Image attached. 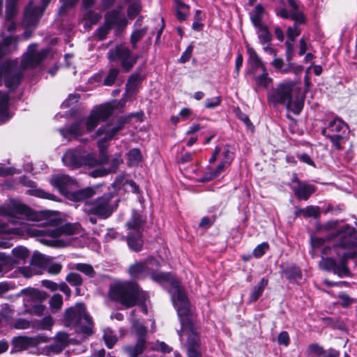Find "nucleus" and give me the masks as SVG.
<instances>
[{
    "mask_svg": "<svg viewBox=\"0 0 357 357\" xmlns=\"http://www.w3.org/2000/svg\"><path fill=\"white\" fill-rule=\"evenodd\" d=\"M0 215L8 218V221L13 225H20L24 231L35 236H44L40 241L46 245L53 247H63L66 243L57 238L61 236H72L77 233L79 226L72 224H66L57 227L49 223L42 229H35L28 226L27 221H37L38 215L29 206L15 199H10L8 202L0 206ZM19 228H9L6 224L0 225V234L17 233ZM8 241L0 239V248H8L10 247Z\"/></svg>",
    "mask_w": 357,
    "mask_h": 357,
    "instance_id": "f257e3e1",
    "label": "nucleus"
},
{
    "mask_svg": "<svg viewBox=\"0 0 357 357\" xmlns=\"http://www.w3.org/2000/svg\"><path fill=\"white\" fill-rule=\"evenodd\" d=\"M133 114L121 116L114 125L107 123L98 128L96 135L102 137L98 142L100 151V158L97 159L93 152H88L82 149H69L63 155L62 161L63 164L73 169L78 168L82 165L95 167L100 164L107 162L108 158L105 154L107 148V142L112 139L115 135L121 130L124 125L132 117Z\"/></svg>",
    "mask_w": 357,
    "mask_h": 357,
    "instance_id": "f03ea898",
    "label": "nucleus"
},
{
    "mask_svg": "<svg viewBox=\"0 0 357 357\" xmlns=\"http://www.w3.org/2000/svg\"><path fill=\"white\" fill-rule=\"evenodd\" d=\"M159 266L158 260L150 259L144 263H136L130 266L129 273L133 278L149 275L153 280L161 284H169V293L178 316L185 315L189 312V302L185 293L180 286L179 282L172 274L158 272L154 269V267L158 268Z\"/></svg>",
    "mask_w": 357,
    "mask_h": 357,
    "instance_id": "7ed1b4c3",
    "label": "nucleus"
},
{
    "mask_svg": "<svg viewBox=\"0 0 357 357\" xmlns=\"http://www.w3.org/2000/svg\"><path fill=\"white\" fill-rule=\"evenodd\" d=\"M356 229L348 225H344L336 232L335 237L337 238V242L333 247L335 249L342 248L345 251L342 254L337 251V254L341 255L338 264L332 258L323 257L320 261L321 268L333 271L340 277L349 275L350 271L347 266V260L349 259L356 260L357 258V238H356Z\"/></svg>",
    "mask_w": 357,
    "mask_h": 357,
    "instance_id": "20e7f679",
    "label": "nucleus"
},
{
    "mask_svg": "<svg viewBox=\"0 0 357 357\" xmlns=\"http://www.w3.org/2000/svg\"><path fill=\"white\" fill-rule=\"evenodd\" d=\"M116 108L114 103H107L94 108L86 118L75 122L70 126L59 129L61 135L67 139L82 135L86 130L88 132L93 130L100 121H106L112 115Z\"/></svg>",
    "mask_w": 357,
    "mask_h": 357,
    "instance_id": "39448f33",
    "label": "nucleus"
},
{
    "mask_svg": "<svg viewBox=\"0 0 357 357\" xmlns=\"http://www.w3.org/2000/svg\"><path fill=\"white\" fill-rule=\"evenodd\" d=\"M268 101L273 105H283L289 111L298 114L303 107L304 97L294 82L280 83L268 94Z\"/></svg>",
    "mask_w": 357,
    "mask_h": 357,
    "instance_id": "423d86ee",
    "label": "nucleus"
},
{
    "mask_svg": "<svg viewBox=\"0 0 357 357\" xmlns=\"http://www.w3.org/2000/svg\"><path fill=\"white\" fill-rule=\"evenodd\" d=\"M110 297L126 307L135 305H142V310L147 313V308L144 303L148 298L147 293L141 290L139 286L133 282H116L110 289Z\"/></svg>",
    "mask_w": 357,
    "mask_h": 357,
    "instance_id": "0eeeda50",
    "label": "nucleus"
},
{
    "mask_svg": "<svg viewBox=\"0 0 357 357\" xmlns=\"http://www.w3.org/2000/svg\"><path fill=\"white\" fill-rule=\"evenodd\" d=\"M64 321L66 326H74L77 333L85 337L93 333L92 318L88 314L86 307L82 303L69 307L65 312Z\"/></svg>",
    "mask_w": 357,
    "mask_h": 357,
    "instance_id": "6e6552de",
    "label": "nucleus"
},
{
    "mask_svg": "<svg viewBox=\"0 0 357 357\" xmlns=\"http://www.w3.org/2000/svg\"><path fill=\"white\" fill-rule=\"evenodd\" d=\"M50 182L61 194L66 195L70 200L74 202L85 201V199H88L96 194V188L91 187L70 192L68 187L71 185L73 181L68 176L65 174L54 175L52 177Z\"/></svg>",
    "mask_w": 357,
    "mask_h": 357,
    "instance_id": "1a4fd4ad",
    "label": "nucleus"
},
{
    "mask_svg": "<svg viewBox=\"0 0 357 357\" xmlns=\"http://www.w3.org/2000/svg\"><path fill=\"white\" fill-rule=\"evenodd\" d=\"M111 192L105 193L93 202L86 199L83 210L88 214H93L102 218H107L117 208V201H113Z\"/></svg>",
    "mask_w": 357,
    "mask_h": 357,
    "instance_id": "9d476101",
    "label": "nucleus"
},
{
    "mask_svg": "<svg viewBox=\"0 0 357 357\" xmlns=\"http://www.w3.org/2000/svg\"><path fill=\"white\" fill-rule=\"evenodd\" d=\"M178 317L181 329L178 331V334L181 340L184 336H187L188 357H201L200 340L190 320V312Z\"/></svg>",
    "mask_w": 357,
    "mask_h": 357,
    "instance_id": "9b49d317",
    "label": "nucleus"
},
{
    "mask_svg": "<svg viewBox=\"0 0 357 357\" xmlns=\"http://www.w3.org/2000/svg\"><path fill=\"white\" fill-rule=\"evenodd\" d=\"M322 134L331 140L335 149L341 150L347 140L349 127L341 119L335 118L322 130Z\"/></svg>",
    "mask_w": 357,
    "mask_h": 357,
    "instance_id": "f8f14e48",
    "label": "nucleus"
},
{
    "mask_svg": "<svg viewBox=\"0 0 357 357\" xmlns=\"http://www.w3.org/2000/svg\"><path fill=\"white\" fill-rule=\"evenodd\" d=\"M18 295L24 296V305L26 312L38 316L43 314L45 306L41 303L47 298L45 291L27 287L22 289Z\"/></svg>",
    "mask_w": 357,
    "mask_h": 357,
    "instance_id": "ddd939ff",
    "label": "nucleus"
},
{
    "mask_svg": "<svg viewBox=\"0 0 357 357\" xmlns=\"http://www.w3.org/2000/svg\"><path fill=\"white\" fill-rule=\"evenodd\" d=\"M107 58L110 61L120 62L123 70L128 72L137 63L139 56L133 54L128 47L117 45L109 50Z\"/></svg>",
    "mask_w": 357,
    "mask_h": 357,
    "instance_id": "4468645a",
    "label": "nucleus"
},
{
    "mask_svg": "<svg viewBox=\"0 0 357 357\" xmlns=\"http://www.w3.org/2000/svg\"><path fill=\"white\" fill-rule=\"evenodd\" d=\"M143 222L139 215L134 213L132 218L126 224L129 230L127 236V243L128 247L133 251L138 252L141 250L143 245L142 238Z\"/></svg>",
    "mask_w": 357,
    "mask_h": 357,
    "instance_id": "2eb2a0df",
    "label": "nucleus"
},
{
    "mask_svg": "<svg viewBox=\"0 0 357 357\" xmlns=\"http://www.w3.org/2000/svg\"><path fill=\"white\" fill-rule=\"evenodd\" d=\"M21 78L22 74L18 69L17 62L6 61L2 64L0 69V85L1 79H3L7 88H14L20 84Z\"/></svg>",
    "mask_w": 357,
    "mask_h": 357,
    "instance_id": "dca6fc26",
    "label": "nucleus"
},
{
    "mask_svg": "<svg viewBox=\"0 0 357 357\" xmlns=\"http://www.w3.org/2000/svg\"><path fill=\"white\" fill-rule=\"evenodd\" d=\"M36 47L35 44L29 46L22 60V66L24 68L36 67L47 56L48 50L44 49L38 52Z\"/></svg>",
    "mask_w": 357,
    "mask_h": 357,
    "instance_id": "f3484780",
    "label": "nucleus"
},
{
    "mask_svg": "<svg viewBox=\"0 0 357 357\" xmlns=\"http://www.w3.org/2000/svg\"><path fill=\"white\" fill-rule=\"evenodd\" d=\"M51 0H42V6H33L30 3L26 8L24 16V23L27 26H35L42 16L46 6Z\"/></svg>",
    "mask_w": 357,
    "mask_h": 357,
    "instance_id": "a211bd4d",
    "label": "nucleus"
},
{
    "mask_svg": "<svg viewBox=\"0 0 357 357\" xmlns=\"http://www.w3.org/2000/svg\"><path fill=\"white\" fill-rule=\"evenodd\" d=\"M122 8L112 10L108 12L105 15V21L112 28L113 26L116 27V32L122 31L128 24L127 19L121 15Z\"/></svg>",
    "mask_w": 357,
    "mask_h": 357,
    "instance_id": "6ab92c4d",
    "label": "nucleus"
},
{
    "mask_svg": "<svg viewBox=\"0 0 357 357\" xmlns=\"http://www.w3.org/2000/svg\"><path fill=\"white\" fill-rule=\"evenodd\" d=\"M292 182L295 185H293L291 188L299 199L307 200L315 190V188L312 185L303 183L297 178H294Z\"/></svg>",
    "mask_w": 357,
    "mask_h": 357,
    "instance_id": "aec40b11",
    "label": "nucleus"
},
{
    "mask_svg": "<svg viewBox=\"0 0 357 357\" xmlns=\"http://www.w3.org/2000/svg\"><path fill=\"white\" fill-rule=\"evenodd\" d=\"M247 52L249 55L248 60L249 65L248 74L253 75L257 74L259 70L263 71L264 69H266L264 64L253 48L248 47Z\"/></svg>",
    "mask_w": 357,
    "mask_h": 357,
    "instance_id": "412c9836",
    "label": "nucleus"
},
{
    "mask_svg": "<svg viewBox=\"0 0 357 357\" xmlns=\"http://www.w3.org/2000/svg\"><path fill=\"white\" fill-rule=\"evenodd\" d=\"M265 14V9L261 4H257L250 13L251 22L256 29L264 28V26H265L263 23Z\"/></svg>",
    "mask_w": 357,
    "mask_h": 357,
    "instance_id": "4be33fe9",
    "label": "nucleus"
},
{
    "mask_svg": "<svg viewBox=\"0 0 357 357\" xmlns=\"http://www.w3.org/2000/svg\"><path fill=\"white\" fill-rule=\"evenodd\" d=\"M276 15L283 19H291L296 24H304L305 17L302 12H291L286 8L276 10Z\"/></svg>",
    "mask_w": 357,
    "mask_h": 357,
    "instance_id": "5701e85b",
    "label": "nucleus"
},
{
    "mask_svg": "<svg viewBox=\"0 0 357 357\" xmlns=\"http://www.w3.org/2000/svg\"><path fill=\"white\" fill-rule=\"evenodd\" d=\"M9 98L6 92L0 91V125L7 121L10 115L8 112Z\"/></svg>",
    "mask_w": 357,
    "mask_h": 357,
    "instance_id": "b1692460",
    "label": "nucleus"
},
{
    "mask_svg": "<svg viewBox=\"0 0 357 357\" xmlns=\"http://www.w3.org/2000/svg\"><path fill=\"white\" fill-rule=\"evenodd\" d=\"M252 76L257 88L268 89L272 84L273 79L268 76L266 69H264L260 75L257 73Z\"/></svg>",
    "mask_w": 357,
    "mask_h": 357,
    "instance_id": "393cba45",
    "label": "nucleus"
},
{
    "mask_svg": "<svg viewBox=\"0 0 357 357\" xmlns=\"http://www.w3.org/2000/svg\"><path fill=\"white\" fill-rule=\"evenodd\" d=\"M176 6V16L178 20L185 21L189 16L190 6L181 0H175Z\"/></svg>",
    "mask_w": 357,
    "mask_h": 357,
    "instance_id": "a878e982",
    "label": "nucleus"
},
{
    "mask_svg": "<svg viewBox=\"0 0 357 357\" xmlns=\"http://www.w3.org/2000/svg\"><path fill=\"white\" fill-rule=\"evenodd\" d=\"M127 165L129 167L137 166L142 161V155L140 150L137 148L130 149L126 154Z\"/></svg>",
    "mask_w": 357,
    "mask_h": 357,
    "instance_id": "bb28decb",
    "label": "nucleus"
},
{
    "mask_svg": "<svg viewBox=\"0 0 357 357\" xmlns=\"http://www.w3.org/2000/svg\"><path fill=\"white\" fill-rule=\"evenodd\" d=\"M268 283V279L265 278H261L258 284L253 288L250 295L249 300L250 302H255L259 298Z\"/></svg>",
    "mask_w": 357,
    "mask_h": 357,
    "instance_id": "cd10ccee",
    "label": "nucleus"
},
{
    "mask_svg": "<svg viewBox=\"0 0 357 357\" xmlns=\"http://www.w3.org/2000/svg\"><path fill=\"white\" fill-rule=\"evenodd\" d=\"M101 18V15L94 13L92 10H83V20L85 21V26H91L96 24Z\"/></svg>",
    "mask_w": 357,
    "mask_h": 357,
    "instance_id": "c85d7f7f",
    "label": "nucleus"
},
{
    "mask_svg": "<svg viewBox=\"0 0 357 357\" xmlns=\"http://www.w3.org/2000/svg\"><path fill=\"white\" fill-rule=\"evenodd\" d=\"M53 319L50 316H46L40 321H35L32 326L39 330H50L53 326Z\"/></svg>",
    "mask_w": 357,
    "mask_h": 357,
    "instance_id": "c756f323",
    "label": "nucleus"
},
{
    "mask_svg": "<svg viewBox=\"0 0 357 357\" xmlns=\"http://www.w3.org/2000/svg\"><path fill=\"white\" fill-rule=\"evenodd\" d=\"M26 194L31 195V196L38 197V198L50 199V200H54V197H55L54 195H53L52 194L48 193L40 188H36V185H35V187L29 189L26 191Z\"/></svg>",
    "mask_w": 357,
    "mask_h": 357,
    "instance_id": "7c9ffc66",
    "label": "nucleus"
},
{
    "mask_svg": "<svg viewBox=\"0 0 357 357\" xmlns=\"http://www.w3.org/2000/svg\"><path fill=\"white\" fill-rule=\"evenodd\" d=\"M12 253L15 259V261L17 263L21 261H25L29 257V251L22 246L13 248Z\"/></svg>",
    "mask_w": 357,
    "mask_h": 357,
    "instance_id": "2f4dec72",
    "label": "nucleus"
},
{
    "mask_svg": "<svg viewBox=\"0 0 357 357\" xmlns=\"http://www.w3.org/2000/svg\"><path fill=\"white\" fill-rule=\"evenodd\" d=\"M142 78L139 73H135L132 74L128 79L126 84V91L132 92L135 88L141 82Z\"/></svg>",
    "mask_w": 357,
    "mask_h": 357,
    "instance_id": "473e14b6",
    "label": "nucleus"
},
{
    "mask_svg": "<svg viewBox=\"0 0 357 357\" xmlns=\"http://www.w3.org/2000/svg\"><path fill=\"white\" fill-rule=\"evenodd\" d=\"M296 215H302L304 217L317 218L320 215L319 208L314 206H309L305 208H301L296 212Z\"/></svg>",
    "mask_w": 357,
    "mask_h": 357,
    "instance_id": "72a5a7b5",
    "label": "nucleus"
},
{
    "mask_svg": "<svg viewBox=\"0 0 357 357\" xmlns=\"http://www.w3.org/2000/svg\"><path fill=\"white\" fill-rule=\"evenodd\" d=\"M285 276L290 281H298L301 279V270L296 266H291L284 271Z\"/></svg>",
    "mask_w": 357,
    "mask_h": 357,
    "instance_id": "f704fd0d",
    "label": "nucleus"
},
{
    "mask_svg": "<svg viewBox=\"0 0 357 357\" xmlns=\"http://www.w3.org/2000/svg\"><path fill=\"white\" fill-rule=\"evenodd\" d=\"M103 339L107 348L111 349L117 342V337L110 329L107 328L104 331Z\"/></svg>",
    "mask_w": 357,
    "mask_h": 357,
    "instance_id": "c9c22d12",
    "label": "nucleus"
},
{
    "mask_svg": "<svg viewBox=\"0 0 357 357\" xmlns=\"http://www.w3.org/2000/svg\"><path fill=\"white\" fill-rule=\"evenodd\" d=\"M75 268L83 273L89 278H93L96 275V272L93 266L89 264L78 263L75 265Z\"/></svg>",
    "mask_w": 357,
    "mask_h": 357,
    "instance_id": "e433bc0d",
    "label": "nucleus"
},
{
    "mask_svg": "<svg viewBox=\"0 0 357 357\" xmlns=\"http://www.w3.org/2000/svg\"><path fill=\"white\" fill-rule=\"evenodd\" d=\"M147 27L135 30L130 36V43L133 48L137 47V43L146 34Z\"/></svg>",
    "mask_w": 357,
    "mask_h": 357,
    "instance_id": "4c0bfd02",
    "label": "nucleus"
},
{
    "mask_svg": "<svg viewBox=\"0 0 357 357\" xmlns=\"http://www.w3.org/2000/svg\"><path fill=\"white\" fill-rule=\"evenodd\" d=\"M257 30L261 44L265 45L271 41L272 36L266 25L264 26V28H257Z\"/></svg>",
    "mask_w": 357,
    "mask_h": 357,
    "instance_id": "58836bf2",
    "label": "nucleus"
},
{
    "mask_svg": "<svg viewBox=\"0 0 357 357\" xmlns=\"http://www.w3.org/2000/svg\"><path fill=\"white\" fill-rule=\"evenodd\" d=\"M18 0H6V17L10 21L16 13V6Z\"/></svg>",
    "mask_w": 357,
    "mask_h": 357,
    "instance_id": "ea45409f",
    "label": "nucleus"
},
{
    "mask_svg": "<svg viewBox=\"0 0 357 357\" xmlns=\"http://www.w3.org/2000/svg\"><path fill=\"white\" fill-rule=\"evenodd\" d=\"M222 155L223 160L222 162L229 165L234 158V148L229 145L225 146Z\"/></svg>",
    "mask_w": 357,
    "mask_h": 357,
    "instance_id": "a19ab883",
    "label": "nucleus"
},
{
    "mask_svg": "<svg viewBox=\"0 0 357 357\" xmlns=\"http://www.w3.org/2000/svg\"><path fill=\"white\" fill-rule=\"evenodd\" d=\"M119 73V70L118 68H111L104 79V84L106 86L113 85Z\"/></svg>",
    "mask_w": 357,
    "mask_h": 357,
    "instance_id": "79ce46f5",
    "label": "nucleus"
},
{
    "mask_svg": "<svg viewBox=\"0 0 357 357\" xmlns=\"http://www.w3.org/2000/svg\"><path fill=\"white\" fill-rule=\"evenodd\" d=\"M66 281L73 286H80L82 284L81 275L76 273H70L67 275Z\"/></svg>",
    "mask_w": 357,
    "mask_h": 357,
    "instance_id": "37998d69",
    "label": "nucleus"
},
{
    "mask_svg": "<svg viewBox=\"0 0 357 357\" xmlns=\"http://www.w3.org/2000/svg\"><path fill=\"white\" fill-rule=\"evenodd\" d=\"M50 305L52 310H59L63 305L62 296L59 294H54L50 301Z\"/></svg>",
    "mask_w": 357,
    "mask_h": 357,
    "instance_id": "c03bdc74",
    "label": "nucleus"
},
{
    "mask_svg": "<svg viewBox=\"0 0 357 357\" xmlns=\"http://www.w3.org/2000/svg\"><path fill=\"white\" fill-rule=\"evenodd\" d=\"M141 6L138 2L131 3L128 8V17L134 19L139 13Z\"/></svg>",
    "mask_w": 357,
    "mask_h": 357,
    "instance_id": "a18cd8bd",
    "label": "nucleus"
},
{
    "mask_svg": "<svg viewBox=\"0 0 357 357\" xmlns=\"http://www.w3.org/2000/svg\"><path fill=\"white\" fill-rule=\"evenodd\" d=\"M326 351L317 344H312L307 347V352L309 355L321 356L324 355Z\"/></svg>",
    "mask_w": 357,
    "mask_h": 357,
    "instance_id": "49530a36",
    "label": "nucleus"
},
{
    "mask_svg": "<svg viewBox=\"0 0 357 357\" xmlns=\"http://www.w3.org/2000/svg\"><path fill=\"white\" fill-rule=\"evenodd\" d=\"M236 115L239 120H241V121H243L245 123V125L247 126V128L248 129L252 130H254V126H253L252 123H251V121L247 114H245V113L241 112L239 109H238L236 112Z\"/></svg>",
    "mask_w": 357,
    "mask_h": 357,
    "instance_id": "de8ad7c7",
    "label": "nucleus"
},
{
    "mask_svg": "<svg viewBox=\"0 0 357 357\" xmlns=\"http://www.w3.org/2000/svg\"><path fill=\"white\" fill-rule=\"evenodd\" d=\"M111 29L110 26L105 21L104 24L96 30V35L100 40H104Z\"/></svg>",
    "mask_w": 357,
    "mask_h": 357,
    "instance_id": "09e8293b",
    "label": "nucleus"
},
{
    "mask_svg": "<svg viewBox=\"0 0 357 357\" xmlns=\"http://www.w3.org/2000/svg\"><path fill=\"white\" fill-rule=\"evenodd\" d=\"M269 245L267 243H262L258 245L253 250V255L257 258L262 257L268 250Z\"/></svg>",
    "mask_w": 357,
    "mask_h": 357,
    "instance_id": "8fccbe9b",
    "label": "nucleus"
},
{
    "mask_svg": "<svg viewBox=\"0 0 357 357\" xmlns=\"http://www.w3.org/2000/svg\"><path fill=\"white\" fill-rule=\"evenodd\" d=\"M228 166V165L221 162L214 170L208 173L210 174L208 179H213L218 177Z\"/></svg>",
    "mask_w": 357,
    "mask_h": 357,
    "instance_id": "3c124183",
    "label": "nucleus"
},
{
    "mask_svg": "<svg viewBox=\"0 0 357 357\" xmlns=\"http://www.w3.org/2000/svg\"><path fill=\"white\" fill-rule=\"evenodd\" d=\"M298 24H296L294 22V26L287 29V37L291 41H294V39L301 34V29L298 27Z\"/></svg>",
    "mask_w": 357,
    "mask_h": 357,
    "instance_id": "603ef678",
    "label": "nucleus"
},
{
    "mask_svg": "<svg viewBox=\"0 0 357 357\" xmlns=\"http://www.w3.org/2000/svg\"><path fill=\"white\" fill-rule=\"evenodd\" d=\"M221 102V98L219 96L213 97L211 98H208L205 100V107L207 109H213L218 105H220Z\"/></svg>",
    "mask_w": 357,
    "mask_h": 357,
    "instance_id": "864d4df0",
    "label": "nucleus"
},
{
    "mask_svg": "<svg viewBox=\"0 0 357 357\" xmlns=\"http://www.w3.org/2000/svg\"><path fill=\"white\" fill-rule=\"evenodd\" d=\"M79 99L78 94H70L68 97L63 102L62 107H68L77 102Z\"/></svg>",
    "mask_w": 357,
    "mask_h": 357,
    "instance_id": "5fc2aeb1",
    "label": "nucleus"
},
{
    "mask_svg": "<svg viewBox=\"0 0 357 357\" xmlns=\"http://www.w3.org/2000/svg\"><path fill=\"white\" fill-rule=\"evenodd\" d=\"M192 50H193V45H190L186 48L185 52L182 54V55L180 58V62L182 63H185L187 61H188L192 56Z\"/></svg>",
    "mask_w": 357,
    "mask_h": 357,
    "instance_id": "6e6d98bb",
    "label": "nucleus"
},
{
    "mask_svg": "<svg viewBox=\"0 0 357 357\" xmlns=\"http://www.w3.org/2000/svg\"><path fill=\"white\" fill-rule=\"evenodd\" d=\"M123 162V159L121 154L115 155L112 160V167L107 170L109 172H114L119 166Z\"/></svg>",
    "mask_w": 357,
    "mask_h": 357,
    "instance_id": "4d7b16f0",
    "label": "nucleus"
},
{
    "mask_svg": "<svg viewBox=\"0 0 357 357\" xmlns=\"http://www.w3.org/2000/svg\"><path fill=\"white\" fill-rule=\"evenodd\" d=\"M31 326V323L24 319H18L14 323V327L17 329H26Z\"/></svg>",
    "mask_w": 357,
    "mask_h": 357,
    "instance_id": "13d9d810",
    "label": "nucleus"
},
{
    "mask_svg": "<svg viewBox=\"0 0 357 357\" xmlns=\"http://www.w3.org/2000/svg\"><path fill=\"white\" fill-rule=\"evenodd\" d=\"M278 342L279 344L287 346L289 344V336L287 331H282L278 335Z\"/></svg>",
    "mask_w": 357,
    "mask_h": 357,
    "instance_id": "bf43d9fd",
    "label": "nucleus"
},
{
    "mask_svg": "<svg viewBox=\"0 0 357 357\" xmlns=\"http://www.w3.org/2000/svg\"><path fill=\"white\" fill-rule=\"evenodd\" d=\"M62 266L59 263H53L47 267V272L52 275H57L61 271Z\"/></svg>",
    "mask_w": 357,
    "mask_h": 357,
    "instance_id": "052dcab7",
    "label": "nucleus"
},
{
    "mask_svg": "<svg viewBox=\"0 0 357 357\" xmlns=\"http://www.w3.org/2000/svg\"><path fill=\"white\" fill-rule=\"evenodd\" d=\"M202 17L201 15H195V20L192 27L195 31H199L202 29L204 24L202 23Z\"/></svg>",
    "mask_w": 357,
    "mask_h": 357,
    "instance_id": "680f3d73",
    "label": "nucleus"
},
{
    "mask_svg": "<svg viewBox=\"0 0 357 357\" xmlns=\"http://www.w3.org/2000/svg\"><path fill=\"white\" fill-rule=\"evenodd\" d=\"M33 261H34V263H36V264H38L40 266H45L46 262L48 261V258L45 255L39 254V255H36L34 256Z\"/></svg>",
    "mask_w": 357,
    "mask_h": 357,
    "instance_id": "e2e57ef3",
    "label": "nucleus"
},
{
    "mask_svg": "<svg viewBox=\"0 0 357 357\" xmlns=\"http://www.w3.org/2000/svg\"><path fill=\"white\" fill-rule=\"evenodd\" d=\"M19 173L20 171L16 170L14 168L0 167V176L13 175Z\"/></svg>",
    "mask_w": 357,
    "mask_h": 357,
    "instance_id": "0e129e2a",
    "label": "nucleus"
},
{
    "mask_svg": "<svg viewBox=\"0 0 357 357\" xmlns=\"http://www.w3.org/2000/svg\"><path fill=\"white\" fill-rule=\"evenodd\" d=\"M108 173H109V172L107 169L100 168V169H96L91 171L90 172V176L93 178H97V177H101V176H105Z\"/></svg>",
    "mask_w": 357,
    "mask_h": 357,
    "instance_id": "69168bd1",
    "label": "nucleus"
},
{
    "mask_svg": "<svg viewBox=\"0 0 357 357\" xmlns=\"http://www.w3.org/2000/svg\"><path fill=\"white\" fill-rule=\"evenodd\" d=\"M42 284L45 288L49 289H50L52 291H55L59 287V285L56 282H52L51 280H43L42 281Z\"/></svg>",
    "mask_w": 357,
    "mask_h": 357,
    "instance_id": "338daca9",
    "label": "nucleus"
},
{
    "mask_svg": "<svg viewBox=\"0 0 357 357\" xmlns=\"http://www.w3.org/2000/svg\"><path fill=\"white\" fill-rule=\"evenodd\" d=\"M323 357H340V352L334 349L326 351Z\"/></svg>",
    "mask_w": 357,
    "mask_h": 357,
    "instance_id": "774afa93",
    "label": "nucleus"
}]
</instances>
